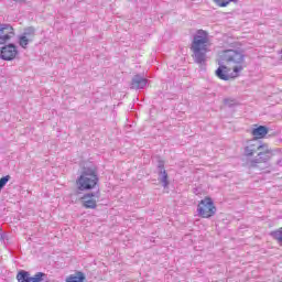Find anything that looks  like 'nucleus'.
I'll return each instance as SVG.
<instances>
[{
	"label": "nucleus",
	"instance_id": "23",
	"mask_svg": "<svg viewBox=\"0 0 282 282\" xmlns=\"http://www.w3.org/2000/svg\"><path fill=\"white\" fill-rule=\"evenodd\" d=\"M12 1H14L15 3H23V1L25 0H12Z\"/></svg>",
	"mask_w": 282,
	"mask_h": 282
},
{
	"label": "nucleus",
	"instance_id": "22",
	"mask_svg": "<svg viewBox=\"0 0 282 282\" xmlns=\"http://www.w3.org/2000/svg\"><path fill=\"white\" fill-rule=\"evenodd\" d=\"M230 102H235V100L225 99V105H230Z\"/></svg>",
	"mask_w": 282,
	"mask_h": 282
},
{
	"label": "nucleus",
	"instance_id": "10",
	"mask_svg": "<svg viewBox=\"0 0 282 282\" xmlns=\"http://www.w3.org/2000/svg\"><path fill=\"white\" fill-rule=\"evenodd\" d=\"M259 151V143L249 141L247 142V145L245 147V155L246 158H252L254 153H258Z\"/></svg>",
	"mask_w": 282,
	"mask_h": 282
},
{
	"label": "nucleus",
	"instance_id": "7",
	"mask_svg": "<svg viewBox=\"0 0 282 282\" xmlns=\"http://www.w3.org/2000/svg\"><path fill=\"white\" fill-rule=\"evenodd\" d=\"M15 35L12 24L0 23V45H6Z\"/></svg>",
	"mask_w": 282,
	"mask_h": 282
},
{
	"label": "nucleus",
	"instance_id": "4",
	"mask_svg": "<svg viewBox=\"0 0 282 282\" xmlns=\"http://www.w3.org/2000/svg\"><path fill=\"white\" fill-rule=\"evenodd\" d=\"M197 213L198 217H202V219H210V217H215L217 213V206H215L213 198L206 196L204 199L198 202Z\"/></svg>",
	"mask_w": 282,
	"mask_h": 282
},
{
	"label": "nucleus",
	"instance_id": "21",
	"mask_svg": "<svg viewBox=\"0 0 282 282\" xmlns=\"http://www.w3.org/2000/svg\"><path fill=\"white\" fill-rule=\"evenodd\" d=\"M3 229L0 227V241H6V234H1Z\"/></svg>",
	"mask_w": 282,
	"mask_h": 282
},
{
	"label": "nucleus",
	"instance_id": "16",
	"mask_svg": "<svg viewBox=\"0 0 282 282\" xmlns=\"http://www.w3.org/2000/svg\"><path fill=\"white\" fill-rule=\"evenodd\" d=\"M18 282H32V276L25 270H20L17 274Z\"/></svg>",
	"mask_w": 282,
	"mask_h": 282
},
{
	"label": "nucleus",
	"instance_id": "13",
	"mask_svg": "<svg viewBox=\"0 0 282 282\" xmlns=\"http://www.w3.org/2000/svg\"><path fill=\"white\" fill-rule=\"evenodd\" d=\"M22 36H25L29 41H34V36H36V29L34 26L24 28Z\"/></svg>",
	"mask_w": 282,
	"mask_h": 282
},
{
	"label": "nucleus",
	"instance_id": "11",
	"mask_svg": "<svg viewBox=\"0 0 282 282\" xmlns=\"http://www.w3.org/2000/svg\"><path fill=\"white\" fill-rule=\"evenodd\" d=\"M268 132V127L259 126L251 131V135H253L254 140H263Z\"/></svg>",
	"mask_w": 282,
	"mask_h": 282
},
{
	"label": "nucleus",
	"instance_id": "14",
	"mask_svg": "<svg viewBox=\"0 0 282 282\" xmlns=\"http://www.w3.org/2000/svg\"><path fill=\"white\" fill-rule=\"evenodd\" d=\"M31 282H50V278L45 272H36L31 276Z\"/></svg>",
	"mask_w": 282,
	"mask_h": 282
},
{
	"label": "nucleus",
	"instance_id": "1",
	"mask_svg": "<svg viewBox=\"0 0 282 282\" xmlns=\"http://www.w3.org/2000/svg\"><path fill=\"white\" fill-rule=\"evenodd\" d=\"M221 61L226 65H220L215 74L220 80H235L239 78L246 67V55L243 52L237 50H226L221 52Z\"/></svg>",
	"mask_w": 282,
	"mask_h": 282
},
{
	"label": "nucleus",
	"instance_id": "15",
	"mask_svg": "<svg viewBox=\"0 0 282 282\" xmlns=\"http://www.w3.org/2000/svg\"><path fill=\"white\" fill-rule=\"evenodd\" d=\"M82 206L84 208L94 210V209L98 208V203L94 198H88V199L86 198V199L82 200Z\"/></svg>",
	"mask_w": 282,
	"mask_h": 282
},
{
	"label": "nucleus",
	"instance_id": "18",
	"mask_svg": "<svg viewBox=\"0 0 282 282\" xmlns=\"http://www.w3.org/2000/svg\"><path fill=\"white\" fill-rule=\"evenodd\" d=\"M94 197H97V199L100 198V188H98L97 192H90V193L84 194L83 197H80V199L82 200L94 199Z\"/></svg>",
	"mask_w": 282,
	"mask_h": 282
},
{
	"label": "nucleus",
	"instance_id": "9",
	"mask_svg": "<svg viewBox=\"0 0 282 282\" xmlns=\"http://www.w3.org/2000/svg\"><path fill=\"white\" fill-rule=\"evenodd\" d=\"M147 85H149V79L145 78L142 74H137L132 77L129 84V88L139 91L141 89H144Z\"/></svg>",
	"mask_w": 282,
	"mask_h": 282
},
{
	"label": "nucleus",
	"instance_id": "8",
	"mask_svg": "<svg viewBox=\"0 0 282 282\" xmlns=\"http://www.w3.org/2000/svg\"><path fill=\"white\" fill-rule=\"evenodd\" d=\"M156 173L159 176V182H161V184H163V187L166 188V186H169V173L164 167V160H162L160 156H156Z\"/></svg>",
	"mask_w": 282,
	"mask_h": 282
},
{
	"label": "nucleus",
	"instance_id": "5",
	"mask_svg": "<svg viewBox=\"0 0 282 282\" xmlns=\"http://www.w3.org/2000/svg\"><path fill=\"white\" fill-rule=\"evenodd\" d=\"M19 56V47L14 43L4 44L0 47L1 61H14Z\"/></svg>",
	"mask_w": 282,
	"mask_h": 282
},
{
	"label": "nucleus",
	"instance_id": "3",
	"mask_svg": "<svg viewBox=\"0 0 282 282\" xmlns=\"http://www.w3.org/2000/svg\"><path fill=\"white\" fill-rule=\"evenodd\" d=\"M208 47H210V39L208 37V32L198 30L194 35L191 46L195 63H198V65L206 63V53L210 52Z\"/></svg>",
	"mask_w": 282,
	"mask_h": 282
},
{
	"label": "nucleus",
	"instance_id": "2",
	"mask_svg": "<svg viewBox=\"0 0 282 282\" xmlns=\"http://www.w3.org/2000/svg\"><path fill=\"white\" fill-rule=\"evenodd\" d=\"M100 177L98 176V167L96 165L82 167L80 175L76 178L77 189L75 195L83 192L94 191L98 186Z\"/></svg>",
	"mask_w": 282,
	"mask_h": 282
},
{
	"label": "nucleus",
	"instance_id": "17",
	"mask_svg": "<svg viewBox=\"0 0 282 282\" xmlns=\"http://www.w3.org/2000/svg\"><path fill=\"white\" fill-rule=\"evenodd\" d=\"M18 43L20 47H22V50H28V45H30V43L32 42L28 37H25V35L20 34L18 36Z\"/></svg>",
	"mask_w": 282,
	"mask_h": 282
},
{
	"label": "nucleus",
	"instance_id": "12",
	"mask_svg": "<svg viewBox=\"0 0 282 282\" xmlns=\"http://www.w3.org/2000/svg\"><path fill=\"white\" fill-rule=\"evenodd\" d=\"M85 273L82 271L75 272V274H70L68 278H66V282H85Z\"/></svg>",
	"mask_w": 282,
	"mask_h": 282
},
{
	"label": "nucleus",
	"instance_id": "19",
	"mask_svg": "<svg viewBox=\"0 0 282 282\" xmlns=\"http://www.w3.org/2000/svg\"><path fill=\"white\" fill-rule=\"evenodd\" d=\"M273 239L282 246V227H280L278 230L273 231L272 234Z\"/></svg>",
	"mask_w": 282,
	"mask_h": 282
},
{
	"label": "nucleus",
	"instance_id": "20",
	"mask_svg": "<svg viewBox=\"0 0 282 282\" xmlns=\"http://www.w3.org/2000/svg\"><path fill=\"white\" fill-rule=\"evenodd\" d=\"M10 180H11L10 175H6L0 178V193H1V191H3V188H6V184H8V182H10Z\"/></svg>",
	"mask_w": 282,
	"mask_h": 282
},
{
	"label": "nucleus",
	"instance_id": "6",
	"mask_svg": "<svg viewBox=\"0 0 282 282\" xmlns=\"http://www.w3.org/2000/svg\"><path fill=\"white\" fill-rule=\"evenodd\" d=\"M272 158V149H270V145L268 143H261L258 144V159L254 162V164H263L268 162Z\"/></svg>",
	"mask_w": 282,
	"mask_h": 282
}]
</instances>
